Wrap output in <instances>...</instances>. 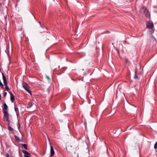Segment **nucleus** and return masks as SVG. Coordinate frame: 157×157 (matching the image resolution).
Masks as SVG:
<instances>
[{"mask_svg":"<svg viewBox=\"0 0 157 157\" xmlns=\"http://www.w3.org/2000/svg\"><path fill=\"white\" fill-rule=\"evenodd\" d=\"M48 138V140L49 141V140H49V139Z\"/></svg>","mask_w":157,"mask_h":157,"instance_id":"obj_28","label":"nucleus"},{"mask_svg":"<svg viewBox=\"0 0 157 157\" xmlns=\"http://www.w3.org/2000/svg\"><path fill=\"white\" fill-rule=\"evenodd\" d=\"M6 157H10L8 154L7 153L6 155Z\"/></svg>","mask_w":157,"mask_h":157,"instance_id":"obj_21","label":"nucleus"},{"mask_svg":"<svg viewBox=\"0 0 157 157\" xmlns=\"http://www.w3.org/2000/svg\"><path fill=\"white\" fill-rule=\"evenodd\" d=\"M154 31V30H153L152 31H151V33H153Z\"/></svg>","mask_w":157,"mask_h":157,"instance_id":"obj_24","label":"nucleus"},{"mask_svg":"<svg viewBox=\"0 0 157 157\" xmlns=\"http://www.w3.org/2000/svg\"><path fill=\"white\" fill-rule=\"evenodd\" d=\"M105 151L106 152H107V147H105Z\"/></svg>","mask_w":157,"mask_h":157,"instance_id":"obj_19","label":"nucleus"},{"mask_svg":"<svg viewBox=\"0 0 157 157\" xmlns=\"http://www.w3.org/2000/svg\"><path fill=\"white\" fill-rule=\"evenodd\" d=\"M143 9H144V13L147 17H148L150 15V13L147 9L145 7H143Z\"/></svg>","mask_w":157,"mask_h":157,"instance_id":"obj_6","label":"nucleus"},{"mask_svg":"<svg viewBox=\"0 0 157 157\" xmlns=\"http://www.w3.org/2000/svg\"><path fill=\"white\" fill-rule=\"evenodd\" d=\"M7 94V92H5L3 95V96L4 97H5Z\"/></svg>","mask_w":157,"mask_h":157,"instance_id":"obj_20","label":"nucleus"},{"mask_svg":"<svg viewBox=\"0 0 157 157\" xmlns=\"http://www.w3.org/2000/svg\"><path fill=\"white\" fill-rule=\"evenodd\" d=\"M9 93L10 94L11 100L12 102H13V101L14 100V96L11 92H10Z\"/></svg>","mask_w":157,"mask_h":157,"instance_id":"obj_9","label":"nucleus"},{"mask_svg":"<svg viewBox=\"0 0 157 157\" xmlns=\"http://www.w3.org/2000/svg\"><path fill=\"white\" fill-rule=\"evenodd\" d=\"M40 26H41V27H42V26L41 25V24H40Z\"/></svg>","mask_w":157,"mask_h":157,"instance_id":"obj_27","label":"nucleus"},{"mask_svg":"<svg viewBox=\"0 0 157 157\" xmlns=\"http://www.w3.org/2000/svg\"><path fill=\"white\" fill-rule=\"evenodd\" d=\"M33 104H32V103H29L28 104L29 107L30 108L32 106Z\"/></svg>","mask_w":157,"mask_h":157,"instance_id":"obj_15","label":"nucleus"},{"mask_svg":"<svg viewBox=\"0 0 157 157\" xmlns=\"http://www.w3.org/2000/svg\"><path fill=\"white\" fill-rule=\"evenodd\" d=\"M8 125L9 130L10 131H13V129L10 126V124H9V125H8Z\"/></svg>","mask_w":157,"mask_h":157,"instance_id":"obj_10","label":"nucleus"},{"mask_svg":"<svg viewBox=\"0 0 157 157\" xmlns=\"http://www.w3.org/2000/svg\"><path fill=\"white\" fill-rule=\"evenodd\" d=\"M8 106L6 103L4 104V108L2 110L4 113L3 120L5 121H7L8 123V125H9L10 121L9 120L10 115L7 110Z\"/></svg>","mask_w":157,"mask_h":157,"instance_id":"obj_2","label":"nucleus"},{"mask_svg":"<svg viewBox=\"0 0 157 157\" xmlns=\"http://www.w3.org/2000/svg\"><path fill=\"white\" fill-rule=\"evenodd\" d=\"M1 95H0V100L1 99Z\"/></svg>","mask_w":157,"mask_h":157,"instance_id":"obj_25","label":"nucleus"},{"mask_svg":"<svg viewBox=\"0 0 157 157\" xmlns=\"http://www.w3.org/2000/svg\"><path fill=\"white\" fill-rule=\"evenodd\" d=\"M146 26L147 28L152 29L154 27L152 21H148L147 23Z\"/></svg>","mask_w":157,"mask_h":157,"instance_id":"obj_5","label":"nucleus"},{"mask_svg":"<svg viewBox=\"0 0 157 157\" xmlns=\"http://www.w3.org/2000/svg\"><path fill=\"white\" fill-rule=\"evenodd\" d=\"M22 145L25 148V149H27V145L26 144H22Z\"/></svg>","mask_w":157,"mask_h":157,"instance_id":"obj_12","label":"nucleus"},{"mask_svg":"<svg viewBox=\"0 0 157 157\" xmlns=\"http://www.w3.org/2000/svg\"><path fill=\"white\" fill-rule=\"evenodd\" d=\"M16 112H17V116H18V109L17 108L15 107L14 108Z\"/></svg>","mask_w":157,"mask_h":157,"instance_id":"obj_13","label":"nucleus"},{"mask_svg":"<svg viewBox=\"0 0 157 157\" xmlns=\"http://www.w3.org/2000/svg\"><path fill=\"white\" fill-rule=\"evenodd\" d=\"M14 136H15V139L17 141H20V139L16 135H15Z\"/></svg>","mask_w":157,"mask_h":157,"instance_id":"obj_14","label":"nucleus"},{"mask_svg":"<svg viewBox=\"0 0 157 157\" xmlns=\"http://www.w3.org/2000/svg\"><path fill=\"white\" fill-rule=\"evenodd\" d=\"M22 86L23 88L27 91L31 95H32L31 91L29 90V86L26 83L23 82Z\"/></svg>","mask_w":157,"mask_h":157,"instance_id":"obj_4","label":"nucleus"},{"mask_svg":"<svg viewBox=\"0 0 157 157\" xmlns=\"http://www.w3.org/2000/svg\"><path fill=\"white\" fill-rule=\"evenodd\" d=\"M2 78L3 80V82L4 84V85L5 86V88L7 90H9V88L7 86V82L6 80V78L4 74L2 73Z\"/></svg>","mask_w":157,"mask_h":157,"instance_id":"obj_3","label":"nucleus"},{"mask_svg":"<svg viewBox=\"0 0 157 157\" xmlns=\"http://www.w3.org/2000/svg\"><path fill=\"white\" fill-rule=\"evenodd\" d=\"M136 72H137V69H136V71L135 72V76H134V78L135 79L137 78H138V76L136 75Z\"/></svg>","mask_w":157,"mask_h":157,"instance_id":"obj_11","label":"nucleus"},{"mask_svg":"<svg viewBox=\"0 0 157 157\" xmlns=\"http://www.w3.org/2000/svg\"><path fill=\"white\" fill-rule=\"evenodd\" d=\"M154 147L155 149H156L157 148V142H156L155 144Z\"/></svg>","mask_w":157,"mask_h":157,"instance_id":"obj_16","label":"nucleus"},{"mask_svg":"<svg viewBox=\"0 0 157 157\" xmlns=\"http://www.w3.org/2000/svg\"><path fill=\"white\" fill-rule=\"evenodd\" d=\"M50 148H51V150H50V157H52L55 154V151H54V148H53V147L51 146V144L50 143Z\"/></svg>","mask_w":157,"mask_h":157,"instance_id":"obj_7","label":"nucleus"},{"mask_svg":"<svg viewBox=\"0 0 157 157\" xmlns=\"http://www.w3.org/2000/svg\"><path fill=\"white\" fill-rule=\"evenodd\" d=\"M46 78L47 79L50 81V78L48 76H46Z\"/></svg>","mask_w":157,"mask_h":157,"instance_id":"obj_18","label":"nucleus"},{"mask_svg":"<svg viewBox=\"0 0 157 157\" xmlns=\"http://www.w3.org/2000/svg\"><path fill=\"white\" fill-rule=\"evenodd\" d=\"M0 86H3V84H2V83L1 82V81H0Z\"/></svg>","mask_w":157,"mask_h":157,"instance_id":"obj_22","label":"nucleus"},{"mask_svg":"<svg viewBox=\"0 0 157 157\" xmlns=\"http://www.w3.org/2000/svg\"><path fill=\"white\" fill-rule=\"evenodd\" d=\"M16 124H17V127H18V129H19V128L20 127V126L19 125V123L18 122H17L16 123Z\"/></svg>","mask_w":157,"mask_h":157,"instance_id":"obj_17","label":"nucleus"},{"mask_svg":"<svg viewBox=\"0 0 157 157\" xmlns=\"http://www.w3.org/2000/svg\"><path fill=\"white\" fill-rule=\"evenodd\" d=\"M34 108H36V105L35 104H34Z\"/></svg>","mask_w":157,"mask_h":157,"instance_id":"obj_23","label":"nucleus"},{"mask_svg":"<svg viewBox=\"0 0 157 157\" xmlns=\"http://www.w3.org/2000/svg\"><path fill=\"white\" fill-rule=\"evenodd\" d=\"M21 140H22V141L23 140V138L22 137L21 138Z\"/></svg>","mask_w":157,"mask_h":157,"instance_id":"obj_26","label":"nucleus"},{"mask_svg":"<svg viewBox=\"0 0 157 157\" xmlns=\"http://www.w3.org/2000/svg\"><path fill=\"white\" fill-rule=\"evenodd\" d=\"M66 148L67 151H73L75 154L80 153L84 150L87 153L89 151L87 145L85 143L83 144H78L74 143L68 145L66 147Z\"/></svg>","mask_w":157,"mask_h":157,"instance_id":"obj_1","label":"nucleus"},{"mask_svg":"<svg viewBox=\"0 0 157 157\" xmlns=\"http://www.w3.org/2000/svg\"><path fill=\"white\" fill-rule=\"evenodd\" d=\"M1 5V4L0 3V5Z\"/></svg>","mask_w":157,"mask_h":157,"instance_id":"obj_29","label":"nucleus"},{"mask_svg":"<svg viewBox=\"0 0 157 157\" xmlns=\"http://www.w3.org/2000/svg\"><path fill=\"white\" fill-rule=\"evenodd\" d=\"M22 151L23 153L24 154L25 157H31L29 156V155H30V154L27 151L24 150H22Z\"/></svg>","mask_w":157,"mask_h":157,"instance_id":"obj_8","label":"nucleus"}]
</instances>
